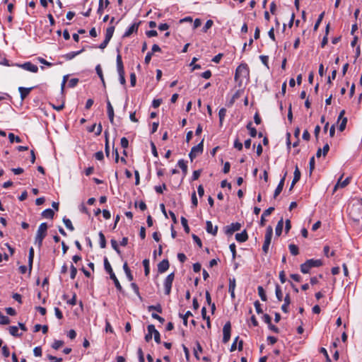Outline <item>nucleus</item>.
<instances>
[{"instance_id": "f257e3e1", "label": "nucleus", "mask_w": 362, "mask_h": 362, "mask_svg": "<svg viewBox=\"0 0 362 362\" xmlns=\"http://www.w3.org/2000/svg\"><path fill=\"white\" fill-rule=\"evenodd\" d=\"M48 226L46 223H42L37 230L35 238V244L40 248L42 245V241L47 234Z\"/></svg>"}, {"instance_id": "f03ea898", "label": "nucleus", "mask_w": 362, "mask_h": 362, "mask_svg": "<svg viewBox=\"0 0 362 362\" xmlns=\"http://www.w3.org/2000/svg\"><path fill=\"white\" fill-rule=\"evenodd\" d=\"M104 267L106 272L110 274V278L114 281L115 286L117 288V289L120 292L122 291V287L119 280L117 279V276H115L107 257H105L104 259Z\"/></svg>"}, {"instance_id": "7ed1b4c3", "label": "nucleus", "mask_w": 362, "mask_h": 362, "mask_svg": "<svg viewBox=\"0 0 362 362\" xmlns=\"http://www.w3.org/2000/svg\"><path fill=\"white\" fill-rule=\"evenodd\" d=\"M322 264L320 259H310L300 265V272L303 274H308L313 267H319Z\"/></svg>"}, {"instance_id": "20e7f679", "label": "nucleus", "mask_w": 362, "mask_h": 362, "mask_svg": "<svg viewBox=\"0 0 362 362\" xmlns=\"http://www.w3.org/2000/svg\"><path fill=\"white\" fill-rule=\"evenodd\" d=\"M117 70L119 74V82L122 85L126 84V79L124 77V65L122 60V56L118 54L117 56Z\"/></svg>"}, {"instance_id": "39448f33", "label": "nucleus", "mask_w": 362, "mask_h": 362, "mask_svg": "<svg viewBox=\"0 0 362 362\" xmlns=\"http://www.w3.org/2000/svg\"><path fill=\"white\" fill-rule=\"evenodd\" d=\"M273 235V229L272 226H268L266 230L265 236H264V241L262 245V251L266 255L269 252V245L272 242Z\"/></svg>"}, {"instance_id": "423d86ee", "label": "nucleus", "mask_w": 362, "mask_h": 362, "mask_svg": "<svg viewBox=\"0 0 362 362\" xmlns=\"http://www.w3.org/2000/svg\"><path fill=\"white\" fill-rule=\"evenodd\" d=\"M249 76V69L246 64H241L235 70V80L238 81L241 78H247Z\"/></svg>"}, {"instance_id": "0eeeda50", "label": "nucleus", "mask_w": 362, "mask_h": 362, "mask_svg": "<svg viewBox=\"0 0 362 362\" xmlns=\"http://www.w3.org/2000/svg\"><path fill=\"white\" fill-rule=\"evenodd\" d=\"M204 140H202L199 144H198L197 146H194L192 148L191 151L189 153V157L191 160V161H193V160L199 154H202L204 150Z\"/></svg>"}, {"instance_id": "6e6552de", "label": "nucleus", "mask_w": 362, "mask_h": 362, "mask_svg": "<svg viewBox=\"0 0 362 362\" xmlns=\"http://www.w3.org/2000/svg\"><path fill=\"white\" fill-rule=\"evenodd\" d=\"M174 278H175V274L173 272L168 274L167 276V277L165 278L164 283H163L165 295H168V296L170 295Z\"/></svg>"}, {"instance_id": "1a4fd4ad", "label": "nucleus", "mask_w": 362, "mask_h": 362, "mask_svg": "<svg viewBox=\"0 0 362 362\" xmlns=\"http://www.w3.org/2000/svg\"><path fill=\"white\" fill-rule=\"evenodd\" d=\"M231 325L230 322H227L223 328V342L226 344L228 342L230 338Z\"/></svg>"}, {"instance_id": "9d476101", "label": "nucleus", "mask_w": 362, "mask_h": 362, "mask_svg": "<svg viewBox=\"0 0 362 362\" xmlns=\"http://www.w3.org/2000/svg\"><path fill=\"white\" fill-rule=\"evenodd\" d=\"M17 66L21 67L26 71L33 72V73H37L38 71V67L37 65L32 64L30 62H25L23 64H16Z\"/></svg>"}, {"instance_id": "9b49d317", "label": "nucleus", "mask_w": 362, "mask_h": 362, "mask_svg": "<svg viewBox=\"0 0 362 362\" xmlns=\"http://www.w3.org/2000/svg\"><path fill=\"white\" fill-rule=\"evenodd\" d=\"M343 175L338 179L337 182L334 187L333 192H335L339 187L344 188L346 187L351 182V177H348L344 180L341 181Z\"/></svg>"}, {"instance_id": "f8f14e48", "label": "nucleus", "mask_w": 362, "mask_h": 362, "mask_svg": "<svg viewBox=\"0 0 362 362\" xmlns=\"http://www.w3.org/2000/svg\"><path fill=\"white\" fill-rule=\"evenodd\" d=\"M241 224L240 223H233L225 228V232L227 235H232L234 232L240 229Z\"/></svg>"}, {"instance_id": "ddd939ff", "label": "nucleus", "mask_w": 362, "mask_h": 362, "mask_svg": "<svg viewBox=\"0 0 362 362\" xmlns=\"http://www.w3.org/2000/svg\"><path fill=\"white\" fill-rule=\"evenodd\" d=\"M147 330L148 332H152V336L153 335L154 340L157 344L160 343V335L159 332L156 329L155 326L153 325H149L147 327Z\"/></svg>"}, {"instance_id": "4468645a", "label": "nucleus", "mask_w": 362, "mask_h": 362, "mask_svg": "<svg viewBox=\"0 0 362 362\" xmlns=\"http://www.w3.org/2000/svg\"><path fill=\"white\" fill-rule=\"evenodd\" d=\"M344 114L345 110H343L340 112L338 117V122L341 121V123L339 126V130L340 132H343L345 129L347 123V118L344 117Z\"/></svg>"}, {"instance_id": "2eb2a0df", "label": "nucleus", "mask_w": 362, "mask_h": 362, "mask_svg": "<svg viewBox=\"0 0 362 362\" xmlns=\"http://www.w3.org/2000/svg\"><path fill=\"white\" fill-rule=\"evenodd\" d=\"M169 262L168 259H163L158 264V271L159 273H164L165 272L168 268H169Z\"/></svg>"}, {"instance_id": "dca6fc26", "label": "nucleus", "mask_w": 362, "mask_h": 362, "mask_svg": "<svg viewBox=\"0 0 362 362\" xmlns=\"http://www.w3.org/2000/svg\"><path fill=\"white\" fill-rule=\"evenodd\" d=\"M107 115H108L110 122L112 124H113L114 117H115L114 110H113V107H112V105L110 101L108 99L107 100Z\"/></svg>"}, {"instance_id": "f3484780", "label": "nucleus", "mask_w": 362, "mask_h": 362, "mask_svg": "<svg viewBox=\"0 0 362 362\" xmlns=\"http://www.w3.org/2000/svg\"><path fill=\"white\" fill-rule=\"evenodd\" d=\"M206 230L208 233L216 235L218 232V226L214 228L211 221H207L206 223Z\"/></svg>"}, {"instance_id": "a211bd4d", "label": "nucleus", "mask_w": 362, "mask_h": 362, "mask_svg": "<svg viewBox=\"0 0 362 362\" xmlns=\"http://www.w3.org/2000/svg\"><path fill=\"white\" fill-rule=\"evenodd\" d=\"M139 24H132L127 30L123 34V37H129L132 33H136L139 28Z\"/></svg>"}, {"instance_id": "6ab92c4d", "label": "nucleus", "mask_w": 362, "mask_h": 362, "mask_svg": "<svg viewBox=\"0 0 362 362\" xmlns=\"http://www.w3.org/2000/svg\"><path fill=\"white\" fill-rule=\"evenodd\" d=\"M33 88H24V87H19L18 91L21 95V100H23L30 93Z\"/></svg>"}, {"instance_id": "aec40b11", "label": "nucleus", "mask_w": 362, "mask_h": 362, "mask_svg": "<svg viewBox=\"0 0 362 362\" xmlns=\"http://www.w3.org/2000/svg\"><path fill=\"white\" fill-rule=\"evenodd\" d=\"M247 238L248 235L246 230H243V232L240 233H236L235 235V240L240 243L245 242L247 240Z\"/></svg>"}, {"instance_id": "412c9836", "label": "nucleus", "mask_w": 362, "mask_h": 362, "mask_svg": "<svg viewBox=\"0 0 362 362\" xmlns=\"http://www.w3.org/2000/svg\"><path fill=\"white\" fill-rule=\"evenodd\" d=\"M300 172L298 167L296 165L295 168L293 179L290 189H291L293 188V187L300 180Z\"/></svg>"}, {"instance_id": "4be33fe9", "label": "nucleus", "mask_w": 362, "mask_h": 362, "mask_svg": "<svg viewBox=\"0 0 362 362\" xmlns=\"http://www.w3.org/2000/svg\"><path fill=\"white\" fill-rule=\"evenodd\" d=\"M284 303L281 306V310L284 313H288V305L291 303L290 295L288 293H287L286 295V296L284 299Z\"/></svg>"}, {"instance_id": "5701e85b", "label": "nucleus", "mask_w": 362, "mask_h": 362, "mask_svg": "<svg viewBox=\"0 0 362 362\" xmlns=\"http://www.w3.org/2000/svg\"><path fill=\"white\" fill-rule=\"evenodd\" d=\"M110 4V1L108 0H105L104 2V0H99V5L98 8V13L101 15L103 12V9L105 7H107Z\"/></svg>"}, {"instance_id": "b1692460", "label": "nucleus", "mask_w": 362, "mask_h": 362, "mask_svg": "<svg viewBox=\"0 0 362 362\" xmlns=\"http://www.w3.org/2000/svg\"><path fill=\"white\" fill-rule=\"evenodd\" d=\"M103 128L102 125L99 124L98 126H96V124H93L88 129L90 132H95V134L97 136L100 135L102 132Z\"/></svg>"}, {"instance_id": "393cba45", "label": "nucleus", "mask_w": 362, "mask_h": 362, "mask_svg": "<svg viewBox=\"0 0 362 362\" xmlns=\"http://www.w3.org/2000/svg\"><path fill=\"white\" fill-rule=\"evenodd\" d=\"M283 226H284V220H283V218H281L279 221V222L276 225V229H275L276 235H277V236L281 235V234L282 233Z\"/></svg>"}, {"instance_id": "a878e982", "label": "nucleus", "mask_w": 362, "mask_h": 362, "mask_svg": "<svg viewBox=\"0 0 362 362\" xmlns=\"http://www.w3.org/2000/svg\"><path fill=\"white\" fill-rule=\"evenodd\" d=\"M54 213L52 209H47L42 212V217L45 218H53Z\"/></svg>"}, {"instance_id": "bb28decb", "label": "nucleus", "mask_w": 362, "mask_h": 362, "mask_svg": "<svg viewBox=\"0 0 362 362\" xmlns=\"http://www.w3.org/2000/svg\"><path fill=\"white\" fill-rule=\"evenodd\" d=\"M123 269L127 275V278L129 281H132L133 280V275L131 273V270L128 267V264L127 262H125L123 265Z\"/></svg>"}, {"instance_id": "cd10ccee", "label": "nucleus", "mask_w": 362, "mask_h": 362, "mask_svg": "<svg viewBox=\"0 0 362 362\" xmlns=\"http://www.w3.org/2000/svg\"><path fill=\"white\" fill-rule=\"evenodd\" d=\"M226 112H227V110L226 108L224 107H222L219 110V112H218V117H219V123H220V125L222 126L223 124V122L225 119V117L226 115Z\"/></svg>"}, {"instance_id": "c85d7f7f", "label": "nucleus", "mask_w": 362, "mask_h": 362, "mask_svg": "<svg viewBox=\"0 0 362 362\" xmlns=\"http://www.w3.org/2000/svg\"><path fill=\"white\" fill-rule=\"evenodd\" d=\"M9 333L13 337H21L22 333L18 332V327L16 326H11L8 328Z\"/></svg>"}, {"instance_id": "c756f323", "label": "nucleus", "mask_w": 362, "mask_h": 362, "mask_svg": "<svg viewBox=\"0 0 362 362\" xmlns=\"http://www.w3.org/2000/svg\"><path fill=\"white\" fill-rule=\"evenodd\" d=\"M34 259V249L30 247L29 250V255H28V266L29 269L31 271L33 267V262Z\"/></svg>"}, {"instance_id": "7c9ffc66", "label": "nucleus", "mask_w": 362, "mask_h": 362, "mask_svg": "<svg viewBox=\"0 0 362 362\" xmlns=\"http://www.w3.org/2000/svg\"><path fill=\"white\" fill-rule=\"evenodd\" d=\"M83 51V49H81L79 51H77V52H69L67 54H66L64 55V58L66 59V60H71L72 59H74L76 56L78 55L79 54H81L82 52Z\"/></svg>"}, {"instance_id": "2f4dec72", "label": "nucleus", "mask_w": 362, "mask_h": 362, "mask_svg": "<svg viewBox=\"0 0 362 362\" xmlns=\"http://www.w3.org/2000/svg\"><path fill=\"white\" fill-rule=\"evenodd\" d=\"M177 165L182 169L184 175H186L187 173V165L186 164V162L184 160L181 159L178 160Z\"/></svg>"}, {"instance_id": "473e14b6", "label": "nucleus", "mask_w": 362, "mask_h": 362, "mask_svg": "<svg viewBox=\"0 0 362 362\" xmlns=\"http://www.w3.org/2000/svg\"><path fill=\"white\" fill-rule=\"evenodd\" d=\"M114 31H115V27L114 26H110V27H108L106 30V33H105V39L108 40L110 41L112 35H113V33H114Z\"/></svg>"}, {"instance_id": "72a5a7b5", "label": "nucleus", "mask_w": 362, "mask_h": 362, "mask_svg": "<svg viewBox=\"0 0 362 362\" xmlns=\"http://www.w3.org/2000/svg\"><path fill=\"white\" fill-rule=\"evenodd\" d=\"M275 293L276 298L279 301H281L283 300V293L279 285L276 284L275 288Z\"/></svg>"}, {"instance_id": "f704fd0d", "label": "nucleus", "mask_w": 362, "mask_h": 362, "mask_svg": "<svg viewBox=\"0 0 362 362\" xmlns=\"http://www.w3.org/2000/svg\"><path fill=\"white\" fill-rule=\"evenodd\" d=\"M258 294L262 301H266L267 300L265 291L262 286H259L257 288Z\"/></svg>"}, {"instance_id": "c9c22d12", "label": "nucleus", "mask_w": 362, "mask_h": 362, "mask_svg": "<svg viewBox=\"0 0 362 362\" xmlns=\"http://www.w3.org/2000/svg\"><path fill=\"white\" fill-rule=\"evenodd\" d=\"M63 222L64 223V225L66 226V227L70 230L71 231H73L74 230V227L70 219L69 218H66V217H64L63 218Z\"/></svg>"}, {"instance_id": "e433bc0d", "label": "nucleus", "mask_w": 362, "mask_h": 362, "mask_svg": "<svg viewBox=\"0 0 362 362\" xmlns=\"http://www.w3.org/2000/svg\"><path fill=\"white\" fill-rule=\"evenodd\" d=\"M99 238H100V246L101 248H105L106 247V240L104 234L103 232H100L99 234Z\"/></svg>"}, {"instance_id": "4c0bfd02", "label": "nucleus", "mask_w": 362, "mask_h": 362, "mask_svg": "<svg viewBox=\"0 0 362 362\" xmlns=\"http://www.w3.org/2000/svg\"><path fill=\"white\" fill-rule=\"evenodd\" d=\"M180 221H181V223L184 228L185 231L187 233H189V227L187 223V220L185 217L182 216L180 218Z\"/></svg>"}, {"instance_id": "58836bf2", "label": "nucleus", "mask_w": 362, "mask_h": 362, "mask_svg": "<svg viewBox=\"0 0 362 362\" xmlns=\"http://www.w3.org/2000/svg\"><path fill=\"white\" fill-rule=\"evenodd\" d=\"M288 248L291 255H297L298 254V247L296 245L290 244Z\"/></svg>"}, {"instance_id": "ea45409f", "label": "nucleus", "mask_w": 362, "mask_h": 362, "mask_svg": "<svg viewBox=\"0 0 362 362\" xmlns=\"http://www.w3.org/2000/svg\"><path fill=\"white\" fill-rule=\"evenodd\" d=\"M148 311L156 310L159 313H161L163 311L162 307L160 304H157L156 305H149L148 307Z\"/></svg>"}, {"instance_id": "a19ab883", "label": "nucleus", "mask_w": 362, "mask_h": 362, "mask_svg": "<svg viewBox=\"0 0 362 362\" xmlns=\"http://www.w3.org/2000/svg\"><path fill=\"white\" fill-rule=\"evenodd\" d=\"M9 323H10V319L7 316L4 315L0 312V324L1 325H8Z\"/></svg>"}, {"instance_id": "79ce46f5", "label": "nucleus", "mask_w": 362, "mask_h": 362, "mask_svg": "<svg viewBox=\"0 0 362 362\" xmlns=\"http://www.w3.org/2000/svg\"><path fill=\"white\" fill-rule=\"evenodd\" d=\"M181 318L183 320V324L187 326V319L189 316L192 315L190 311H187L185 315L180 314L179 315Z\"/></svg>"}, {"instance_id": "37998d69", "label": "nucleus", "mask_w": 362, "mask_h": 362, "mask_svg": "<svg viewBox=\"0 0 362 362\" xmlns=\"http://www.w3.org/2000/svg\"><path fill=\"white\" fill-rule=\"evenodd\" d=\"M143 265L144 267V273L146 276H148L150 272L149 269V260L147 259H145L143 261Z\"/></svg>"}, {"instance_id": "c03bdc74", "label": "nucleus", "mask_w": 362, "mask_h": 362, "mask_svg": "<svg viewBox=\"0 0 362 362\" xmlns=\"http://www.w3.org/2000/svg\"><path fill=\"white\" fill-rule=\"evenodd\" d=\"M64 345V341H61V340H55L53 344H52V347L55 349V350H57L59 349L61 346H62Z\"/></svg>"}, {"instance_id": "a18cd8bd", "label": "nucleus", "mask_w": 362, "mask_h": 362, "mask_svg": "<svg viewBox=\"0 0 362 362\" xmlns=\"http://www.w3.org/2000/svg\"><path fill=\"white\" fill-rule=\"evenodd\" d=\"M8 139H9L11 143H13L14 141H16L17 143H20L21 141L20 137L15 136V135L13 133L8 134Z\"/></svg>"}, {"instance_id": "49530a36", "label": "nucleus", "mask_w": 362, "mask_h": 362, "mask_svg": "<svg viewBox=\"0 0 362 362\" xmlns=\"http://www.w3.org/2000/svg\"><path fill=\"white\" fill-rule=\"evenodd\" d=\"M236 286V281L235 278H230L229 279V290H235Z\"/></svg>"}, {"instance_id": "de8ad7c7", "label": "nucleus", "mask_w": 362, "mask_h": 362, "mask_svg": "<svg viewBox=\"0 0 362 362\" xmlns=\"http://www.w3.org/2000/svg\"><path fill=\"white\" fill-rule=\"evenodd\" d=\"M199 352H202V346L200 345V344L197 341V349H194V356L197 358V359H199V356L198 355V353Z\"/></svg>"}, {"instance_id": "09e8293b", "label": "nucleus", "mask_w": 362, "mask_h": 362, "mask_svg": "<svg viewBox=\"0 0 362 362\" xmlns=\"http://www.w3.org/2000/svg\"><path fill=\"white\" fill-rule=\"evenodd\" d=\"M137 354H138V357H139V362H145V359H144V352L142 351V349L141 348H139L138 349V351H137Z\"/></svg>"}, {"instance_id": "8fccbe9b", "label": "nucleus", "mask_w": 362, "mask_h": 362, "mask_svg": "<svg viewBox=\"0 0 362 362\" xmlns=\"http://www.w3.org/2000/svg\"><path fill=\"white\" fill-rule=\"evenodd\" d=\"M154 189L157 193L162 194L163 190L166 189V185L165 184H163L162 185L160 186H156Z\"/></svg>"}, {"instance_id": "3c124183", "label": "nucleus", "mask_w": 362, "mask_h": 362, "mask_svg": "<svg viewBox=\"0 0 362 362\" xmlns=\"http://www.w3.org/2000/svg\"><path fill=\"white\" fill-rule=\"evenodd\" d=\"M95 71L101 81H103V74L100 64H98L95 67Z\"/></svg>"}, {"instance_id": "603ef678", "label": "nucleus", "mask_w": 362, "mask_h": 362, "mask_svg": "<svg viewBox=\"0 0 362 362\" xmlns=\"http://www.w3.org/2000/svg\"><path fill=\"white\" fill-rule=\"evenodd\" d=\"M70 269H71L70 277L71 279H74L76 276V274H77V269L73 264L71 265Z\"/></svg>"}, {"instance_id": "864d4df0", "label": "nucleus", "mask_w": 362, "mask_h": 362, "mask_svg": "<svg viewBox=\"0 0 362 362\" xmlns=\"http://www.w3.org/2000/svg\"><path fill=\"white\" fill-rule=\"evenodd\" d=\"M259 59H260L261 62H262V64L265 66H267V68L269 69V64H268L269 57H268V56L261 55L259 57Z\"/></svg>"}, {"instance_id": "5fc2aeb1", "label": "nucleus", "mask_w": 362, "mask_h": 362, "mask_svg": "<svg viewBox=\"0 0 362 362\" xmlns=\"http://www.w3.org/2000/svg\"><path fill=\"white\" fill-rule=\"evenodd\" d=\"M254 305H255V308L256 312H257L258 314H260V313H263L262 309V308H261V304H260V303H259L258 300H256V301L254 303Z\"/></svg>"}, {"instance_id": "6e6d98bb", "label": "nucleus", "mask_w": 362, "mask_h": 362, "mask_svg": "<svg viewBox=\"0 0 362 362\" xmlns=\"http://www.w3.org/2000/svg\"><path fill=\"white\" fill-rule=\"evenodd\" d=\"M131 287L133 289V291H134V293H136V295L141 298V296H140L139 289L138 286L135 283H132L131 284Z\"/></svg>"}, {"instance_id": "4d7b16f0", "label": "nucleus", "mask_w": 362, "mask_h": 362, "mask_svg": "<svg viewBox=\"0 0 362 362\" xmlns=\"http://www.w3.org/2000/svg\"><path fill=\"white\" fill-rule=\"evenodd\" d=\"M234 148L238 149V151H241L243 149V144L239 141L238 139H236L234 141Z\"/></svg>"}, {"instance_id": "13d9d810", "label": "nucleus", "mask_w": 362, "mask_h": 362, "mask_svg": "<svg viewBox=\"0 0 362 362\" xmlns=\"http://www.w3.org/2000/svg\"><path fill=\"white\" fill-rule=\"evenodd\" d=\"M120 144H121L122 147L125 149L129 146V141H128V139L126 137H122L121 139Z\"/></svg>"}, {"instance_id": "bf43d9fd", "label": "nucleus", "mask_w": 362, "mask_h": 362, "mask_svg": "<svg viewBox=\"0 0 362 362\" xmlns=\"http://www.w3.org/2000/svg\"><path fill=\"white\" fill-rule=\"evenodd\" d=\"M33 354L35 356L39 357L42 356V349L40 346H36L33 349Z\"/></svg>"}, {"instance_id": "052dcab7", "label": "nucleus", "mask_w": 362, "mask_h": 362, "mask_svg": "<svg viewBox=\"0 0 362 362\" xmlns=\"http://www.w3.org/2000/svg\"><path fill=\"white\" fill-rule=\"evenodd\" d=\"M78 83V79L76 78H71L69 81V84L68 86L70 87V88H74L75 87L77 83Z\"/></svg>"}, {"instance_id": "680f3d73", "label": "nucleus", "mask_w": 362, "mask_h": 362, "mask_svg": "<svg viewBox=\"0 0 362 362\" xmlns=\"http://www.w3.org/2000/svg\"><path fill=\"white\" fill-rule=\"evenodd\" d=\"M111 245L112 248L118 253H120V250L118 247L117 242L115 240H111Z\"/></svg>"}, {"instance_id": "e2e57ef3", "label": "nucleus", "mask_w": 362, "mask_h": 362, "mask_svg": "<svg viewBox=\"0 0 362 362\" xmlns=\"http://www.w3.org/2000/svg\"><path fill=\"white\" fill-rule=\"evenodd\" d=\"M192 204L193 207H196L198 204V201L195 192H194L192 194Z\"/></svg>"}, {"instance_id": "0e129e2a", "label": "nucleus", "mask_w": 362, "mask_h": 362, "mask_svg": "<svg viewBox=\"0 0 362 362\" xmlns=\"http://www.w3.org/2000/svg\"><path fill=\"white\" fill-rule=\"evenodd\" d=\"M37 60L40 63L44 64V65H46L47 66H52L53 65V64L46 61L45 59H43L42 57H38L37 58Z\"/></svg>"}, {"instance_id": "69168bd1", "label": "nucleus", "mask_w": 362, "mask_h": 362, "mask_svg": "<svg viewBox=\"0 0 362 362\" xmlns=\"http://www.w3.org/2000/svg\"><path fill=\"white\" fill-rule=\"evenodd\" d=\"M192 238H193L194 241L197 244V245L199 247H202V240H201V239L197 235L193 234L192 235Z\"/></svg>"}, {"instance_id": "338daca9", "label": "nucleus", "mask_w": 362, "mask_h": 362, "mask_svg": "<svg viewBox=\"0 0 362 362\" xmlns=\"http://www.w3.org/2000/svg\"><path fill=\"white\" fill-rule=\"evenodd\" d=\"M2 354L6 358H8L10 356V352L7 346H4L2 347Z\"/></svg>"}, {"instance_id": "774afa93", "label": "nucleus", "mask_w": 362, "mask_h": 362, "mask_svg": "<svg viewBox=\"0 0 362 362\" xmlns=\"http://www.w3.org/2000/svg\"><path fill=\"white\" fill-rule=\"evenodd\" d=\"M47 358L49 360H50L53 362H62V358H57V357L52 356V355H47Z\"/></svg>"}]
</instances>
